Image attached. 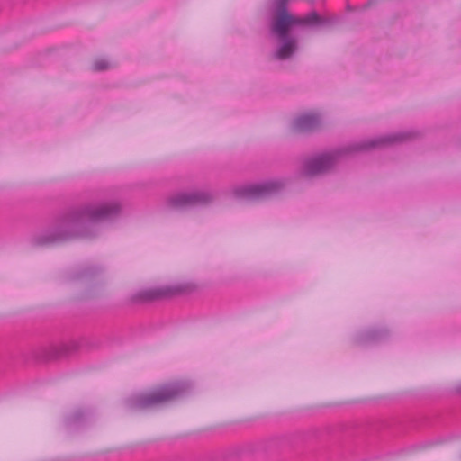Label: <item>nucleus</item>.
<instances>
[{
  "label": "nucleus",
  "instance_id": "1",
  "mask_svg": "<svg viewBox=\"0 0 461 461\" xmlns=\"http://www.w3.org/2000/svg\"><path fill=\"white\" fill-rule=\"evenodd\" d=\"M116 202L94 201L60 212L52 224L30 239L32 247H50L76 239H92L98 235V223L119 216Z\"/></svg>",
  "mask_w": 461,
  "mask_h": 461
},
{
  "label": "nucleus",
  "instance_id": "2",
  "mask_svg": "<svg viewBox=\"0 0 461 461\" xmlns=\"http://www.w3.org/2000/svg\"><path fill=\"white\" fill-rule=\"evenodd\" d=\"M419 135L418 131H400L375 139L365 140L339 149L331 152L318 154L303 161V172L305 176H312L328 172L336 164L339 158L344 154L367 151L377 148L387 147L396 143L410 140Z\"/></svg>",
  "mask_w": 461,
  "mask_h": 461
},
{
  "label": "nucleus",
  "instance_id": "3",
  "mask_svg": "<svg viewBox=\"0 0 461 461\" xmlns=\"http://www.w3.org/2000/svg\"><path fill=\"white\" fill-rule=\"evenodd\" d=\"M274 14L270 22L269 34L276 41V48L272 53L276 60L292 59L299 49L296 36L291 33V22L294 15L288 10V0H274Z\"/></svg>",
  "mask_w": 461,
  "mask_h": 461
},
{
  "label": "nucleus",
  "instance_id": "4",
  "mask_svg": "<svg viewBox=\"0 0 461 461\" xmlns=\"http://www.w3.org/2000/svg\"><path fill=\"white\" fill-rule=\"evenodd\" d=\"M189 385L185 382H173L162 384L146 393L133 394L124 401L130 411H140L158 408L183 396Z\"/></svg>",
  "mask_w": 461,
  "mask_h": 461
},
{
  "label": "nucleus",
  "instance_id": "5",
  "mask_svg": "<svg viewBox=\"0 0 461 461\" xmlns=\"http://www.w3.org/2000/svg\"><path fill=\"white\" fill-rule=\"evenodd\" d=\"M285 186L282 180H267L256 184L236 186L232 190L234 197L244 201H259L279 194Z\"/></svg>",
  "mask_w": 461,
  "mask_h": 461
},
{
  "label": "nucleus",
  "instance_id": "6",
  "mask_svg": "<svg viewBox=\"0 0 461 461\" xmlns=\"http://www.w3.org/2000/svg\"><path fill=\"white\" fill-rule=\"evenodd\" d=\"M212 201L213 195L210 192H180L169 196L166 201V206L169 210L183 211L196 206L206 205Z\"/></svg>",
  "mask_w": 461,
  "mask_h": 461
},
{
  "label": "nucleus",
  "instance_id": "7",
  "mask_svg": "<svg viewBox=\"0 0 461 461\" xmlns=\"http://www.w3.org/2000/svg\"><path fill=\"white\" fill-rule=\"evenodd\" d=\"M180 287L164 286L140 290L131 295L132 303H145L171 298L181 293Z\"/></svg>",
  "mask_w": 461,
  "mask_h": 461
},
{
  "label": "nucleus",
  "instance_id": "8",
  "mask_svg": "<svg viewBox=\"0 0 461 461\" xmlns=\"http://www.w3.org/2000/svg\"><path fill=\"white\" fill-rule=\"evenodd\" d=\"M338 22V18L335 16L324 17L321 16L317 11L313 10L303 17L294 15V21L291 22V31L294 27L298 26H308L312 28L315 27H328L335 24Z\"/></svg>",
  "mask_w": 461,
  "mask_h": 461
},
{
  "label": "nucleus",
  "instance_id": "9",
  "mask_svg": "<svg viewBox=\"0 0 461 461\" xmlns=\"http://www.w3.org/2000/svg\"><path fill=\"white\" fill-rule=\"evenodd\" d=\"M390 331L386 328H366L357 331L354 336V343L365 347L386 340Z\"/></svg>",
  "mask_w": 461,
  "mask_h": 461
},
{
  "label": "nucleus",
  "instance_id": "10",
  "mask_svg": "<svg viewBox=\"0 0 461 461\" xmlns=\"http://www.w3.org/2000/svg\"><path fill=\"white\" fill-rule=\"evenodd\" d=\"M78 347L77 343H72L61 347L41 348L34 352V357L40 361L54 360L77 350Z\"/></svg>",
  "mask_w": 461,
  "mask_h": 461
},
{
  "label": "nucleus",
  "instance_id": "11",
  "mask_svg": "<svg viewBox=\"0 0 461 461\" xmlns=\"http://www.w3.org/2000/svg\"><path fill=\"white\" fill-rule=\"evenodd\" d=\"M320 125V117L312 113L300 115L292 122L293 130L299 133L312 132L318 130Z\"/></svg>",
  "mask_w": 461,
  "mask_h": 461
},
{
  "label": "nucleus",
  "instance_id": "12",
  "mask_svg": "<svg viewBox=\"0 0 461 461\" xmlns=\"http://www.w3.org/2000/svg\"><path fill=\"white\" fill-rule=\"evenodd\" d=\"M90 412L77 409L65 418V425L69 429H77L83 426Z\"/></svg>",
  "mask_w": 461,
  "mask_h": 461
},
{
  "label": "nucleus",
  "instance_id": "13",
  "mask_svg": "<svg viewBox=\"0 0 461 461\" xmlns=\"http://www.w3.org/2000/svg\"><path fill=\"white\" fill-rule=\"evenodd\" d=\"M102 272H103V268L99 266H93V265L86 266V267L78 269L77 272H75L73 274L72 279L73 280L90 279Z\"/></svg>",
  "mask_w": 461,
  "mask_h": 461
},
{
  "label": "nucleus",
  "instance_id": "14",
  "mask_svg": "<svg viewBox=\"0 0 461 461\" xmlns=\"http://www.w3.org/2000/svg\"><path fill=\"white\" fill-rule=\"evenodd\" d=\"M108 68H109V63H108V61H106L104 59L96 60L93 65V69L95 71H104V70L107 69Z\"/></svg>",
  "mask_w": 461,
  "mask_h": 461
},
{
  "label": "nucleus",
  "instance_id": "15",
  "mask_svg": "<svg viewBox=\"0 0 461 461\" xmlns=\"http://www.w3.org/2000/svg\"><path fill=\"white\" fill-rule=\"evenodd\" d=\"M86 346H87L90 348H96L99 347V342L97 340L95 341H86Z\"/></svg>",
  "mask_w": 461,
  "mask_h": 461
},
{
  "label": "nucleus",
  "instance_id": "16",
  "mask_svg": "<svg viewBox=\"0 0 461 461\" xmlns=\"http://www.w3.org/2000/svg\"><path fill=\"white\" fill-rule=\"evenodd\" d=\"M456 390H457L458 393H461V384L457 386Z\"/></svg>",
  "mask_w": 461,
  "mask_h": 461
}]
</instances>
